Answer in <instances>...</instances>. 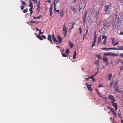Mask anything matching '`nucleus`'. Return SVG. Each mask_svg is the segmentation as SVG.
<instances>
[{
    "label": "nucleus",
    "mask_w": 123,
    "mask_h": 123,
    "mask_svg": "<svg viewBox=\"0 0 123 123\" xmlns=\"http://www.w3.org/2000/svg\"><path fill=\"white\" fill-rule=\"evenodd\" d=\"M118 115L119 117L121 119H122V117L120 116V113H118Z\"/></svg>",
    "instance_id": "obj_52"
},
{
    "label": "nucleus",
    "mask_w": 123,
    "mask_h": 123,
    "mask_svg": "<svg viewBox=\"0 0 123 123\" xmlns=\"http://www.w3.org/2000/svg\"><path fill=\"white\" fill-rule=\"evenodd\" d=\"M109 98L111 99H113V98H114V97L113 96L111 95H110L109 96Z\"/></svg>",
    "instance_id": "obj_26"
},
{
    "label": "nucleus",
    "mask_w": 123,
    "mask_h": 123,
    "mask_svg": "<svg viewBox=\"0 0 123 123\" xmlns=\"http://www.w3.org/2000/svg\"><path fill=\"white\" fill-rule=\"evenodd\" d=\"M102 59L104 62L108 61V59L106 57L104 56L103 57Z\"/></svg>",
    "instance_id": "obj_18"
},
{
    "label": "nucleus",
    "mask_w": 123,
    "mask_h": 123,
    "mask_svg": "<svg viewBox=\"0 0 123 123\" xmlns=\"http://www.w3.org/2000/svg\"><path fill=\"white\" fill-rule=\"evenodd\" d=\"M39 35H40V34H42L43 33V32H41V30L40 29L39 30Z\"/></svg>",
    "instance_id": "obj_49"
},
{
    "label": "nucleus",
    "mask_w": 123,
    "mask_h": 123,
    "mask_svg": "<svg viewBox=\"0 0 123 123\" xmlns=\"http://www.w3.org/2000/svg\"><path fill=\"white\" fill-rule=\"evenodd\" d=\"M69 44L70 46V48H72L74 46V45L73 43L71 42V41L70 40H69L68 41Z\"/></svg>",
    "instance_id": "obj_20"
},
{
    "label": "nucleus",
    "mask_w": 123,
    "mask_h": 123,
    "mask_svg": "<svg viewBox=\"0 0 123 123\" xmlns=\"http://www.w3.org/2000/svg\"><path fill=\"white\" fill-rule=\"evenodd\" d=\"M29 10V11L30 12V15H31L32 14V13L33 12V11H32V9H31V8H30Z\"/></svg>",
    "instance_id": "obj_32"
},
{
    "label": "nucleus",
    "mask_w": 123,
    "mask_h": 123,
    "mask_svg": "<svg viewBox=\"0 0 123 123\" xmlns=\"http://www.w3.org/2000/svg\"><path fill=\"white\" fill-rule=\"evenodd\" d=\"M98 12L97 13H96V16H95V18L96 19H97V18H98Z\"/></svg>",
    "instance_id": "obj_46"
},
{
    "label": "nucleus",
    "mask_w": 123,
    "mask_h": 123,
    "mask_svg": "<svg viewBox=\"0 0 123 123\" xmlns=\"http://www.w3.org/2000/svg\"><path fill=\"white\" fill-rule=\"evenodd\" d=\"M52 39L55 42H57L58 41L56 39V38L55 37V35L54 34H53L52 36Z\"/></svg>",
    "instance_id": "obj_12"
},
{
    "label": "nucleus",
    "mask_w": 123,
    "mask_h": 123,
    "mask_svg": "<svg viewBox=\"0 0 123 123\" xmlns=\"http://www.w3.org/2000/svg\"><path fill=\"white\" fill-rule=\"evenodd\" d=\"M101 40V38L100 37L98 38V41L97 42V43L98 44V43H99V42Z\"/></svg>",
    "instance_id": "obj_30"
},
{
    "label": "nucleus",
    "mask_w": 123,
    "mask_h": 123,
    "mask_svg": "<svg viewBox=\"0 0 123 123\" xmlns=\"http://www.w3.org/2000/svg\"><path fill=\"white\" fill-rule=\"evenodd\" d=\"M63 31H65V32L63 33V34L64 35L65 37H66V35L67 33V28H65L63 29Z\"/></svg>",
    "instance_id": "obj_13"
},
{
    "label": "nucleus",
    "mask_w": 123,
    "mask_h": 123,
    "mask_svg": "<svg viewBox=\"0 0 123 123\" xmlns=\"http://www.w3.org/2000/svg\"><path fill=\"white\" fill-rule=\"evenodd\" d=\"M109 8V6L108 5H106L105 6L104 9L105 12H106L108 11Z\"/></svg>",
    "instance_id": "obj_21"
},
{
    "label": "nucleus",
    "mask_w": 123,
    "mask_h": 123,
    "mask_svg": "<svg viewBox=\"0 0 123 123\" xmlns=\"http://www.w3.org/2000/svg\"><path fill=\"white\" fill-rule=\"evenodd\" d=\"M32 3L31 2V3H30V4H29V6H30L32 5Z\"/></svg>",
    "instance_id": "obj_61"
},
{
    "label": "nucleus",
    "mask_w": 123,
    "mask_h": 123,
    "mask_svg": "<svg viewBox=\"0 0 123 123\" xmlns=\"http://www.w3.org/2000/svg\"><path fill=\"white\" fill-rule=\"evenodd\" d=\"M98 71L97 72H96L95 73V74H94V75H93L94 76H95L97 74H98Z\"/></svg>",
    "instance_id": "obj_55"
},
{
    "label": "nucleus",
    "mask_w": 123,
    "mask_h": 123,
    "mask_svg": "<svg viewBox=\"0 0 123 123\" xmlns=\"http://www.w3.org/2000/svg\"><path fill=\"white\" fill-rule=\"evenodd\" d=\"M103 86L102 85L99 84L98 85V87H103Z\"/></svg>",
    "instance_id": "obj_50"
},
{
    "label": "nucleus",
    "mask_w": 123,
    "mask_h": 123,
    "mask_svg": "<svg viewBox=\"0 0 123 123\" xmlns=\"http://www.w3.org/2000/svg\"><path fill=\"white\" fill-rule=\"evenodd\" d=\"M99 61L98 60L97 61L95 62V63H97V65L96 66H98L99 65Z\"/></svg>",
    "instance_id": "obj_47"
},
{
    "label": "nucleus",
    "mask_w": 123,
    "mask_h": 123,
    "mask_svg": "<svg viewBox=\"0 0 123 123\" xmlns=\"http://www.w3.org/2000/svg\"><path fill=\"white\" fill-rule=\"evenodd\" d=\"M41 16V15H40L39 16H37V17H35L34 16H33V18L34 19H39L40 18Z\"/></svg>",
    "instance_id": "obj_24"
},
{
    "label": "nucleus",
    "mask_w": 123,
    "mask_h": 123,
    "mask_svg": "<svg viewBox=\"0 0 123 123\" xmlns=\"http://www.w3.org/2000/svg\"><path fill=\"white\" fill-rule=\"evenodd\" d=\"M51 35L50 34H49L48 36L47 39L49 41L51 42V43L53 44L52 41L51 39Z\"/></svg>",
    "instance_id": "obj_14"
},
{
    "label": "nucleus",
    "mask_w": 123,
    "mask_h": 123,
    "mask_svg": "<svg viewBox=\"0 0 123 123\" xmlns=\"http://www.w3.org/2000/svg\"><path fill=\"white\" fill-rule=\"evenodd\" d=\"M111 102L112 103V105L114 107L115 110V111H116L117 109V104L116 103H115L113 102V101H111Z\"/></svg>",
    "instance_id": "obj_9"
},
{
    "label": "nucleus",
    "mask_w": 123,
    "mask_h": 123,
    "mask_svg": "<svg viewBox=\"0 0 123 123\" xmlns=\"http://www.w3.org/2000/svg\"><path fill=\"white\" fill-rule=\"evenodd\" d=\"M121 60L120 59H118L116 63L117 64H118L120 62H121Z\"/></svg>",
    "instance_id": "obj_39"
},
{
    "label": "nucleus",
    "mask_w": 123,
    "mask_h": 123,
    "mask_svg": "<svg viewBox=\"0 0 123 123\" xmlns=\"http://www.w3.org/2000/svg\"><path fill=\"white\" fill-rule=\"evenodd\" d=\"M70 9L73 11V12H76V9L74 6H72L70 7Z\"/></svg>",
    "instance_id": "obj_15"
},
{
    "label": "nucleus",
    "mask_w": 123,
    "mask_h": 123,
    "mask_svg": "<svg viewBox=\"0 0 123 123\" xmlns=\"http://www.w3.org/2000/svg\"><path fill=\"white\" fill-rule=\"evenodd\" d=\"M116 23L114 21L112 18L111 24L113 27H115L117 29H118L121 25V21H116Z\"/></svg>",
    "instance_id": "obj_1"
},
{
    "label": "nucleus",
    "mask_w": 123,
    "mask_h": 123,
    "mask_svg": "<svg viewBox=\"0 0 123 123\" xmlns=\"http://www.w3.org/2000/svg\"><path fill=\"white\" fill-rule=\"evenodd\" d=\"M37 9H39L40 7V4H37Z\"/></svg>",
    "instance_id": "obj_60"
},
{
    "label": "nucleus",
    "mask_w": 123,
    "mask_h": 123,
    "mask_svg": "<svg viewBox=\"0 0 123 123\" xmlns=\"http://www.w3.org/2000/svg\"><path fill=\"white\" fill-rule=\"evenodd\" d=\"M52 4L51 5L50 7V16L51 17L52 16V10L53 9L52 7Z\"/></svg>",
    "instance_id": "obj_17"
},
{
    "label": "nucleus",
    "mask_w": 123,
    "mask_h": 123,
    "mask_svg": "<svg viewBox=\"0 0 123 123\" xmlns=\"http://www.w3.org/2000/svg\"><path fill=\"white\" fill-rule=\"evenodd\" d=\"M86 6V3L84 0L82 1L79 4V12L82 9H83Z\"/></svg>",
    "instance_id": "obj_2"
},
{
    "label": "nucleus",
    "mask_w": 123,
    "mask_h": 123,
    "mask_svg": "<svg viewBox=\"0 0 123 123\" xmlns=\"http://www.w3.org/2000/svg\"><path fill=\"white\" fill-rule=\"evenodd\" d=\"M112 83H113L112 82H110V83L109 84V85H110V87H111L112 86Z\"/></svg>",
    "instance_id": "obj_57"
},
{
    "label": "nucleus",
    "mask_w": 123,
    "mask_h": 123,
    "mask_svg": "<svg viewBox=\"0 0 123 123\" xmlns=\"http://www.w3.org/2000/svg\"><path fill=\"white\" fill-rule=\"evenodd\" d=\"M24 6H20V7H21V10H22L24 8Z\"/></svg>",
    "instance_id": "obj_51"
},
{
    "label": "nucleus",
    "mask_w": 123,
    "mask_h": 123,
    "mask_svg": "<svg viewBox=\"0 0 123 123\" xmlns=\"http://www.w3.org/2000/svg\"><path fill=\"white\" fill-rule=\"evenodd\" d=\"M37 38L38 39H39L41 40H43V38L42 37H41L39 35H38L37 36Z\"/></svg>",
    "instance_id": "obj_29"
},
{
    "label": "nucleus",
    "mask_w": 123,
    "mask_h": 123,
    "mask_svg": "<svg viewBox=\"0 0 123 123\" xmlns=\"http://www.w3.org/2000/svg\"><path fill=\"white\" fill-rule=\"evenodd\" d=\"M111 39L112 40V44H113L114 43V42H115V39L114 38H112Z\"/></svg>",
    "instance_id": "obj_37"
},
{
    "label": "nucleus",
    "mask_w": 123,
    "mask_h": 123,
    "mask_svg": "<svg viewBox=\"0 0 123 123\" xmlns=\"http://www.w3.org/2000/svg\"><path fill=\"white\" fill-rule=\"evenodd\" d=\"M119 43L118 42H117L116 43H114L113 44V45L114 46L116 45H117Z\"/></svg>",
    "instance_id": "obj_45"
},
{
    "label": "nucleus",
    "mask_w": 123,
    "mask_h": 123,
    "mask_svg": "<svg viewBox=\"0 0 123 123\" xmlns=\"http://www.w3.org/2000/svg\"><path fill=\"white\" fill-rule=\"evenodd\" d=\"M117 47L118 48V49L116 48V50H123V46H118Z\"/></svg>",
    "instance_id": "obj_19"
},
{
    "label": "nucleus",
    "mask_w": 123,
    "mask_h": 123,
    "mask_svg": "<svg viewBox=\"0 0 123 123\" xmlns=\"http://www.w3.org/2000/svg\"><path fill=\"white\" fill-rule=\"evenodd\" d=\"M41 36H42V38H43L44 39H45L46 38V37L44 35H42Z\"/></svg>",
    "instance_id": "obj_56"
},
{
    "label": "nucleus",
    "mask_w": 123,
    "mask_h": 123,
    "mask_svg": "<svg viewBox=\"0 0 123 123\" xmlns=\"http://www.w3.org/2000/svg\"><path fill=\"white\" fill-rule=\"evenodd\" d=\"M62 56L63 57H67L68 55H66L65 53H63L62 54Z\"/></svg>",
    "instance_id": "obj_41"
},
{
    "label": "nucleus",
    "mask_w": 123,
    "mask_h": 123,
    "mask_svg": "<svg viewBox=\"0 0 123 123\" xmlns=\"http://www.w3.org/2000/svg\"><path fill=\"white\" fill-rule=\"evenodd\" d=\"M32 1L35 3H37V0H32Z\"/></svg>",
    "instance_id": "obj_59"
},
{
    "label": "nucleus",
    "mask_w": 123,
    "mask_h": 123,
    "mask_svg": "<svg viewBox=\"0 0 123 123\" xmlns=\"http://www.w3.org/2000/svg\"><path fill=\"white\" fill-rule=\"evenodd\" d=\"M75 23L74 22H73L72 24L71 28H70V29H71L73 27V26L75 24Z\"/></svg>",
    "instance_id": "obj_40"
},
{
    "label": "nucleus",
    "mask_w": 123,
    "mask_h": 123,
    "mask_svg": "<svg viewBox=\"0 0 123 123\" xmlns=\"http://www.w3.org/2000/svg\"><path fill=\"white\" fill-rule=\"evenodd\" d=\"M86 85L87 87L88 90L90 91V92H91L92 91V89H91V85L88 84L87 83H86Z\"/></svg>",
    "instance_id": "obj_10"
},
{
    "label": "nucleus",
    "mask_w": 123,
    "mask_h": 123,
    "mask_svg": "<svg viewBox=\"0 0 123 123\" xmlns=\"http://www.w3.org/2000/svg\"><path fill=\"white\" fill-rule=\"evenodd\" d=\"M87 14V11H86L84 14L83 17H86V16Z\"/></svg>",
    "instance_id": "obj_36"
},
{
    "label": "nucleus",
    "mask_w": 123,
    "mask_h": 123,
    "mask_svg": "<svg viewBox=\"0 0 123 123\" xmlns=\"http://www.w3.org/2000/svg\"><path fill=\"white\" fill-rule=\"evenodd\" d=\"M108 79L109 80H111V78L112 77V74L111 73L109 74L108 75Z\"/></svg>",
    "instance_id": "obj_22"
},
{
    "label": "nucleus",
    "mask_w": 123,
    "mask_h": 123,
    "mask_svg": "<svg viewBox=\"0 0 123 123\" xmlns=\"http://www.w3.org/2000/svg\"><path fill=\"white\" fill-rule=\"evenodd\" d=\"M27 11H28L27 9L26 8L23 10V12L24 13H25L27 12Z\"/></svg>",
    "instance_id": "obj_38"
},
{
    "label": "nucleus",
    "mask_w": 123,
    "mask_h": 123,
    "mask_svg": "<svg viewBox=\"0 0 123 123\" xmlns=\"http://www.w3.org/2000/svg\"><path fill=\"white\" fill-rule=\"evenodd\" d=\"M123 66H120L119 67V68L120 71L121 72L123 70Z\"/></svg>",
    "instance_id": "obj_34"
},
{
    "label": "nucleus",
    "mask_w": 123,
    "mask_h": 123,
    "mask_svg": "<svg viewBox=\"0 0 123 123\" xmlns=\"http://www.w3.org/2000/svg\"><path fill=\"white\" fill-rule=\"evenodd\" d=\"M105 65H108V64L109 63L108 62V61L105 62Z\"/></svg>",
    "instance_id": "obj_63"
},
{
    "label": "nucleus",
    "mask_w": 123,
    "mask_h": 123,
    "mask_svg": "<svg viewBox=\"0 0 123 123\" xmlns=\"http://www.w3.org/2000/svg\"><path fill=\"white\" fill-rule=\"evenodd\" d=\"M103 55L104 56H109L111 55V56H117L118 55V54H115L114 53H112L111 52H107L105 53Z\"/></svg>",
    "instance_id": "obj_3"
},
{
    "label": "nucleus",
    "mask_w": 123,
    "mask_h": 123,
    "mask_svg": "<svg viewBox=\"0 0 123 123\" xmlns=\"http://www.w3.org/2000/svg\"><path fill=\"white\" fill-rule=\"evenodd\" d=\"M86 17H83V24L84 25L85 24V22L86 21Z\"/></svg>",
    "instance_id": "obj_25"
},
{
    "label": "nucleus",
    "mask_w": 123,
    "mask_h": 123,
    "mask_svg": "<svg viewBox=\"0 0 123 123\" xmlns=\"http://www.w3.org/2000/svg\"><path fill=\"white\" fill-rule=\"evenodd\" d=\"M87 18L89 24L90 26L92 24L93 19L90 17H88Z\"/></svg>",
    "instance_id": "obj_6"
},
{
    "label": "nucleus",
    "mask_w": 123,
    "mask_h": 123,
    "mask_svg": "<svg viewBox=\"0 0 123 123\" xmlns=\"http://www.w3.org/2000/svg\"><path fill=\"white\" fill-rule=\"evenodd\" d=\"M76 51H75L74 53V55L73 57V59H74L76 58Z\"/></svg>",
    "instance_id": "obj_23"
},
{
    "label": "nucleus",
    "mask_w": 123,
    "mask_h": 123,
    "mask_svg": "<svg viewBox=\"0 0 123 123\" xmlns=\"http://www.w3.org/2000/svg\"><path fill=\"white\" fill-rule=\"evenodd\" d=\"M94 76L93 75H92L90 77H89V79H92L94 77Z\"/></svg>",
    "instance_id": "obj_54"
},
{
    "label": "nucleus",
    "mask_w": 123,
    "mask_h": 123,
    "mask_svg": "<svg viewBox=\"0 0 123 123\" xmlns=\"http://www.w3.org/2000/svg\"><path fill=\"white\" fill-rule=\"evenodd\" d=\"M110 109L111 110V111L112 112H113L115 110H113V108H110Z\"/></svg>",
    "instance_id": "obj_53"
},
{
    "label": "nucleus",
    "mask_w": 123,
    "mask_h": 123,
    "mask_svg": "<svg viewBox=\"0 0 123 123\" xmlns=\"http://www.w3.org/2000/svg\"><path fill=\"white\" fill-rule=\"evenodd\" d=\"M101 49L104 50H106V49H112V50H116V48H102Z\"/></svg>",
    "instance_id": "obj_16"
},
{
    "label": "nucleus",
    "mask_w": 123,
    "mask_h": 123,
    "mask_svg": "<svg viewBox=\"0 0 123 123\" xmlns=\"http://www.w3.org/2000/svg\"><path fill=\"white\" fill-rule=\"evenodd\" d=\"M102 37L103 39H106L107 37L105 36H102Z\"/></svg>",
    "instance_id": "obj_42"
},
{
    "label": "nucleus",
    "mask_w": 123,
    "mask_h": 123,
    "mask_svg": "<svg viewBox=\"0 0 123 123\" xmlns=\"http://www.w3.org/2000/svg\"><path fill=\"white\" fill-rule=\"evenodd\" d=\"M81 25H80V27L79 28V30L80 31V34H81L82 32V29L81 28Z\"/></svg>",
    "instance_id": "obj_28"
},
{
    "label": "nucleus",
    "mask_w": 123,
    "mask_h": 123,
    "mask_svg": "<svg viewBox=\"0 0 123 123\" xmlns=\"http://www.w3.org/2000/svg\"><path fill=\"white\" fill-rule=\"evenodd\" d=\"M30 22L31 23H35V21L33 20H31L30 21Z\"/></svg>",
    "instance_id": "obj_62"
},
{
    "label": "nucleus",
    "mask_w": 123,
    "mask_h": 123,
    "mask_svg": "<svg viewBox=\"0 0 123 123\" xmlns=\"http://www.w3.org/2000/svg\"><path fill=\"white\" fill-rule=\"evenodd\" d=\"M54 10L55 11L57 12L58 13H59L60 10H57L56 9V8L55 9H54Z\"/></svg>",
    "instance_id": "obj_48"
},
{
    "label": "nucleus",
    "mask_w": 123,
    "mask_h": 123,
    "mask_svg": "<svg viewBox=\"0 0 123 123\" xmlns=\"http://www.w3.org/2000/svg\"><path fill=\"white\" fill-rule=\"evenodd\" d=\"M95 57L98 58V59H100L101 58V57L100 55H96Z\"/></svg>",
    "instance_id": "obj_31"
},
{
    "label": "nucleus",
    "mask_w": 123,
    "mask_h": 123,
    "mask_svg": "<svg viewBox=\"0 0 123 123\" xmlns=\"http://www.w3.org/2000/svg\"><path fill=\"white\" fill-rule=\"evenodd\" d=\"M96 31L95 32L94 34V41L92 42V47H93V46L95 45V44L96 42V38H97V36L96 34Z\"/></svg>",
    "instance_id": "obj_5"
},
{
    "label": "nucleus",
    "mask_w": 123,
    "mask_h": 123,
    "mask_svg": "<svg viewBox=\"0 0 123 123\" xmlns=\"http://www.w3.org/2000/svg\"><path fill=\"white\" fill-rule=\"evenodd\" d=\"M115 21H121V20L119 18L118 15H117V13L116 12L115 14Z\"/></svg>",
    "instance_id": "obj_7"
},
{
    "label": "nucleus",
    "mask_w": 123,
    "mask_h": 123,
    "mask_svg": "<svg viewBox=\"0 0 123 123\" xmlns=\"http://www.w3.org/2000/svg\"><path fill=\"white\" fill-rule=\"evenodd\" d=\"M65 52L67 54H68L69 53V51L68 48L65 51Z\"/></svg>",
    "instance_id": "obj_35"
},
{
    "label": "nucleus",
    "mask_w": 123,
    "mask_h": 123,
    "mask_svg": "<svg viewBox=\"0 0 123 123\" xmlns=\"http://www.w3.org/2000/svg\"><path fill=\"white\" fill-rule=\"evenodd\" d=\"M99 32L103 34L104 33V31L102 30V28L100 30Z\"/></svg>",
    "instance_id": "obj_33"
},
{
    "label": "nucleus",
    "mask_w": 123,
    "mask_h": 123,
    "mask_svg": "<svg viewBox=\"0 0 123 123\" xmlns=\"http://www.w3.org/2000/svg\"><path fill=\"white\" fill-rule=\"evenodd\" d=\"M22 3L24 5V6H25L26 5V4L25 1H22Z\"/></svg>",
    "instance_id": "obj_43"
},
{
    "label": "nucleus",
    "mask_w": 123,
    "mask_h": 123,
    "mask_svg": "<svg viewBox=\"0 0 123 123\" xmlns=\"http://www.w3.org/2000/svg\"><path fill=\"white\" fill-rule=\"evenodd\" d=\"M106 42V39H104L103 42V44L104 45H105Z\"/></svg>",
    "instance_id": "obj_44"
},
{
    "label": "nucleus",
    "mask_w": 123,
    "mask_h": 123,
    "mask_svg": "<svg viewBox=\"0 0 123 123\" xmlns=\"http://www.w3.org/2000/svg\"><path fill=\"white\" fill-rule=\"evenodd\" d=\"M57 38L59 43H61L62 40V38L58 35H57Z\"/></svg>",
    "instance_id": "obj_11"
},
{
    "label": "nucleus",
    "mask_w": 123,
    "mask_h": 123,
    "mask_svg": "<svg viewBox=\"0 0 123 123\" xmlns=\"http://www.w3.org/2000/svg\"><path fill=\"white\" fill-rule=\"evenodd\" d=\"M120 56L121 57H123V54L122 53H121L120 55Z\"/></svg>",
    "instance_id": "obj_64"
},
{
    "label": "nucleus",
    "mask_w": 123,
    "mask_h": 123,
    "mask_svg": "<svg viewBox=\"0 0 123 123\" xmlns=\"http://www.w3.org/2000/svg\"><path fill=\"white\" fill-rule=\"evenodd\" d=\"M104 1H103V0L102 1H101V5H103L104 3Z\"/></svg>",
    "instance_id": "obj_58"
},
{
    "label": "nucleus",
    "mask_w": 123,
    "mask_h": 123,
    "mask_svg": "<svg viewBox=\"0 0 123 123\" xmlns=\"http://www.w3.org/2000/svg\"><path fill=\"white\" fill-rule=\"evenodd\" d=\"M95 90H96V91L97 93V94H98V95L100 97H102V96H101L100 95V93L98 92V90L96 89V88L95 89Z\"/></svg>",
    "instance_id": "obj_27"
},
{
    "label": "nucleus",
    "mask_w": 123,
    "mask_h": 123,
    "mask_svg": "<svg viewBox=\"0 0 123 123\" xmlns=\"http://www.w3.org/2000/svg\"><path fill=\"white\" fill-rule=\"evenodd\" d=\"M103 23V25L104 26L107 27H109L111 25L109 21L107 22L105 20L104 21Z\"/></svg>",
    "instance_id": "obj_4"
},
{
    "label": "nucleus",
    "mask_w": 123,
    "mask_h": 123,
    "mask_svg": "<svg viewBox=\"0 0 123 123\" xmlns=\"http://www.w3.org/2000/svg\"><path fill=\"white\" fill-rule=\"evenodd\" d=\"M113 88L115 91L119 92H121L118 89V86L117 85H113Z\"/></svg>",
    "instance_id": "obj_8"
}]
</instances>
